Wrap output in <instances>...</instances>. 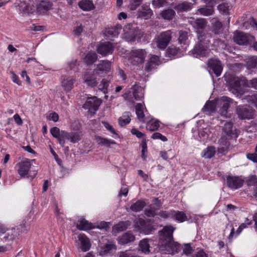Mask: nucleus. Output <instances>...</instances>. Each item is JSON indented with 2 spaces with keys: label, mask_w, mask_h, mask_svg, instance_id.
Masks as SVG:
<instances>
[{
  "label": "nucleus",
  "mask_w": 257,
  "mask_h": 257,
  "mask_svg": "<svg viewBox=\"0 0 257 257\" xmlns=\"http://www.w3.org/2000/svg\"><path fill=\"white\" fill-rule=\"evenodd\" d=\"M189 23L196 30L197 33L198 43L191 50L192 54L195 57L206 56L208 53V48L210 43L211 35L210 33L205 34L203 30L206 28L207 21L203 18L192 19Z\"/></svg>",
  "instance_id": "1"
},
{
  "label": "nucleus",
  "mask_w": 257,
  "mask_h": 257,
  "mask_svg": "<svg viewBox=\"0 0 257 257\" xmlns=\"http://www.w3.org/2000/svg\"><path fill=\"white\" fill-rule=\"evenodd\" d=\"M174 228L172 226H165L159 231V250L163 253L173 254L180 250V245L173 241V233Z\"/></svg>",
  "instance_id": "2"
},
{
  "label": "nucleus",
  "mask_w": 257,
  "mask_h": 257,
  "mask_svg": "<svg viewBox=\"0 0 257 257\" xmlns=\"http://www.w3.org/2000/svg\"><path fill=\"white\" fill-rule=\"evenodd\" d=\"M226 82L229 86L230 91L238 96L239 90L241 86H245L247 83L246 79L243 77H237L233 75H228L225 77Z\"/></svg>",
  "instance_id": "3"
},
{
  "label": "nucleus",
  "mask_w": 257,
  "mask_h": 257,
  "mask_svg": "<svg viewBox=\"0 0 257 257\" xmlns=\"http://www.w3.org/2000/svg\"><path fill=\"white\" fill-rule=\"evenodd\" d=\"M35 160H29L26 159L19 163L18 164V173L22 177L26 176L34 177L37 174V170L34 169L32 163Z\"/></svg>",
  "instance_id": "4"
},
{
  "label": "nucleus",
  "mask_w": 257,
  "mask_h": 257,
  "mask_svg": "<svg viewBox=\"0 0 257 257\" xmlns=\"http://www.w3.org/2000/svg\"><path fill=\"white\" fill-rule=\"evenodd\" d=\"M147 55L145 49H133L131 51L129 61L134 65L142 64L144 62Z\"/></svg>",
  "instance_id": "5"
},
{
  "label": "nucleus",
  "mask_w": 257,
  "mask_h": 257,
  "mask_svg": "<svg viewBox=\"0 0 257 257\" xmlns=\"http://www.w3.org/2000/svg\"><path fill=\"white\" fill-rule=\"evenodd\" d=\"M124 31V37L126 41L131 43L139 42L143 36L141 30L138 29H131L130 26L126 27Z\"/></svg>",
  "instance_id": "6"
},
{
  "label": "nucleus",
  "mask_w": 257,
  "mask_h": 257,
  "mask_svg": "<svg viewBox=\"0 0 257 257\" xmlns=\"http://www.w3.org/2000/svg\"><path fill=\"white\" fill-rule=\"evenodd\" d=\"M171 38V32L169 30L161 33L155 38L153 42L160 49H165L170 43Z\"/></svg>",
  "instance_id": "7"
},
{
  "label": "nucleus",
  "mask_w": 257,
  "mask_h": 257,
  "mask_svg": "<svg viewBox=\"0 0 257 257\" xmlns=\"http://www.w3.org/2000/svg\"><path fill=\"white\" fill-rule=\"evenodd\" d=\"M101 103V100L96 96L87 97V99L83 104L82 107L84 109L88 110L90 113L94 114Z\"/></svg>",
  "instance_id": "8"
},
{
  "label": "nucleus",
  "mask_w": 257,
  "mask_h": 257,
  "mask_svg": "<svg viewBox=\"0 0 257 257\" xmlns=\"http://www.w3.org/2000/svg\"><path fill=\"white\" fill-rule=\"evenodd\" d=\"M208 67L215 74L216 76H219L222 71L223 66L221 61L217 59H210L207 62Z\"/></svg>",
  "instance_id": "9"
},
{
  "label": "nucleus",
  "mask_w": 257,
  "mask_h": 257,
  "mask_svg": "<svg viewBox=\"0 0 257 257\" xmlns=\"http://www.w3.org/2000/svg\"><path fill=\"white\" fill-rule=\"evenodd\" d=\"M244 180L238 176H228L226 177V184L231 189H237L242 187Z\"/></svg>",
  "instance_id": "10"
},
{
  "label": "nucleus",
  "mask_w": 257,
  "mask_h": 257,
  "mask_svg": "<svg viewBox=\"0 0 257 257\" xmlns=\"http://www.w3.org/2000/svg\"><path fill=\"white\" fill-rule=\"evenodd\" d=\"M97 76H100V75L97 74L96 70L87 72L84 76V82L90 87H95L98 84Z\"/></svg>",
  "instance_id": "11"
},
{
  "label": "nucleus",
  "mask_w": 257,
  "mask_h": 257,
  "mask_svg": "<svg viewBox=\"0 0 257 257\" xmlns=\"http://www.w3.org/2000/svg\"><path fill=\"white\" fill-rule=\"evenodd\" d=\"M114 47L112 44L108 42L102 43L97 48V52L103 55L106 56L112 53Z\"/></svg>",
  "instance_id": "12"
},
{
  "label": "nucleus",
  "mask_w": 257,
  "mask_h": 257,
  "mask_svg": "<svg viewBox=\"0 0 257 257\" xmlns=\"http://www.w3.org/2000/svg\"><path fill=\"white\" fill-rule=\"evenodd\" d=\"M232 100L231 98L227 96H223L221 99V107L220 108L219 112L220 115L224 117H229L228 115V109L230 106V103L231 102Z\"/></svg>",
  "instance_id": "13"
},
{
  "label": "nucleus",
  "mask_w": 257,
  "mask_h": 257,
  "mask_svg": "<svg viewBox=\"0 0 257 257\" xmlns=\"http://www.w3.org/2000/svg\"><path fill=\"white\" fill-rule=\"evenodd\" d=\"M250 36L241 32H236L234 33V41L239 45H244L248 44Z\"/></svg>",
  "instance_id": "14"
},
{
  "label": "nucleus",
  "mask_w": 257,
  "mask_h": 257,
  "mask_svg": "<svg viewBox=\"0 0 257 257\" xmlns=\"http://www.w3.org/2000/svg\"><path fill=\"white\" fill-rule=\"evenodd\" d=\"M111 63L107 60H103L100 62V63L97 65L96 68L93 70H96V72L98 75H100V77H103L104 74H105L107 72L109 71L110 69Z\"/></svg>",
  "instance_id": "15"
},
{
  "label": "nucleus",
  "mask_w": 257,
  "mask_h": 257,
  "mask_svg": "<svg viewBox=\"0 0 257 257\" xmlns=\"http://www.w3.org/2000/svg\"><path fill=\"white\" fill-rule=\"evenodd\" d=\"M236 113L238 117L241 119H250L252 116L251 111L243 106H238L236 108Z\"/></svg>",
  "instance_id": "16"
},
{
  "label": "nucleus",
  "mask_w": 257,
  "mask_h": 257,
  "mask_svg": "<svg viewBox=\"0 0 257 257\" xmlns=\"http://www.w3.org/2000/svg\"><path fill=\"white\" fill-rule=\"evenodd\" d=\"M135 237L131 231H127L117 238L118 242L121 245L125 244L134 241Z\"/></svg>",
  "instance_id": "17"
},
{
  "label": "nucleus",
  "mask_w": 257,
  "mask_h": 257,
  "mask_svg": "<svg viewBox=\"0 0 257 257\" xmlns=\"http://www.w3.org/2000/svg\"><path fill=\"white\" fill-rule=\"evenodd\" d=\"M78 240L81 243V249L82 251L85 252L90 249L91 244L88 238L84 234L78 235Z\"/></svg>",
  "instance_id": "18"
},
{
  "label": "nucleus",
  "mask_w": 257,
  "mask_h": 257,
  "mask_svg": "<svg viewBox=\"0 0 257 257\" xmlns=\"http://www.w3.org/2000/svg\"><path fill=\"white\" fill-rule=\"evenodd\" d=\"M224 133L229 137H236V130L233 127V123L231 121H226L223 127Z\"/></svg>",
  "instance_id": "19"
},
{
  "label": "nucleus",
  "mask_w": 257,
  "mask_h": 257,
  "mask_svg": "<svg viewBox=\"0 0 257 257\" xmlns=\"http://www.w3.org/2000/svg\"><path fill=\"white\" fill-rule=\"evenodd\" d=\"M209 3L210 4V6H206L198 9V12L201 15L208 16L213 14L214 12L213 5L216 2L214 0H210Z\"/></svg>",
  "instance_id": "20"
},
{
  "label": "nucleus",
  "mask_w": 257,
  "mask_h": 257,
  "mask_svg": "<svg viewBox=\"0 0 257 257\" xmlns=\"http://www.w3.org/2000/svg\"><path fill=\"white\" fill-rule=\"evenodd\" d=\"M18 231L15 228H9L3 235V238L5 241H13L18 236Z\"/></svg>",
  "instance_id": "21"
},
{
  "label": "nucleus",
  "mask_w": 257,
  "mask_h": 257,
  "mask_svg": "<svg viewBox=\"0 0 257 257\" xmlns=\"http://www.w3.org/2000/svg\"><path fill=\"white\" fill-rule=\"evenodd\" d=\"M211 23L212 26L213 32L215 34H219L222 33V24L217 18H213L211 20Z\"/></svg>",
  "instance_id": "22"
},
{
  "label": "nucleus",
  "mask_w": 257,
  "mask_h": 257,
  "mask_svg": "<svg viewBox=\"0 0 257 257\" xmlns=\"http://www.w3.org/2000/svg\"><path fill=\"white\" fill-rule=\"evenodd\" d=\"M78 5L84 11H90L95 8L93 2L90 0H81L78 3Z\"/></svg>",
  "instance_id": "23"
},
{
  "label": "nucleus",
  "mask_w": 257,
  "mask_h": 257,
  "mask_svg": "<svg viewBox=\"0 0 257 257\" xmlns=\"http://www.w3.org/2000/svg\"><path fill=\"white\" fill-rule=\"evenodd\" d=\"M152 14V10L146 5L143 6L141 10L139 11V16L145 20L150 18Z\"/></svg>",
  "instance_id": "24"
},
{
  "label": "nucleus",
  "mask_w": 257,
  "mask_h": 257,
  "mask_svg": "<svg viewBox=\"0 0 257 257\" xmlns=\"http://www.w3.org/2000/svg\"><path fill=\"white\" fill-rule=\"evenodd\" d=\"M76 227L80 230H87L93 228L92 223L84 218L78 220Z\"/></svg>",
  "instance_id": "25"
},
{
  "label": "nucleus",
  "mask_w": 257,
  "mask_h": 257,
  "mask_svg": "<svg viewBox=\"0 0 257 257\" xmlns=\"http://www.w3.org/2000/svg\"><path fill=\"white\" fill-rule=\"evenodd\" d=\"M52 4L46 1H41L37 6V11L40 14L44 13L51 9Z\"/></svg>",
  "instance_id": "26"
},
{
  "label": "nucleus",
  "mask_w": 257,
  "mask_h": 257,
  "mask_svg": "<svg viewBox=\"0 0 257 257\" xmlns=\"http://www.w3.org/2000/svg\"><path fill=\"white\" fill-rule=\"evenodd\" d=\"M132 114L129 111H125L123 113L121 116H120L118 119V124L121 126H124L126 124H128L131 120Z\"/></svg>",
  "instance_id": "27"
},
{
  "label": "nucleus",
  "mask_w": 257,
  "mask_h": 257,
  "mask_svg": "<svg viewBox=\"0 0 257 257\" xmlns=\"http://www.w3.org/2000/svg\"><path fill=\"white\" fill-rule=\"evenodd\" d=\"M75 81V79L73 77H67L62 81V86L66 91H69L72 89Z\"/></svg>",
  "instance_id": "28"
},
{
  "label": "nucleus",
  "mask_w": 257,
  "mask_h": 257,
  "mask_svg": "<svg viewBox=\"0 0 257 257\" xmlns=\"http://www.w3.org/2000/svg\"><path fill=\"white\" fill-rule=\"evenodd\" d=\"M192 8V4L188 2H183L176 5L174 9L178 12H182L190 11Z\"/></svg>",
  "instance_id": "29"
},
{
  "label": "nucleus",
  "mask_w": 257,
  "mask_h": 257,
  "mask_svg": "<svg viewBox=\"0 0 257 257\" xmlns=\"http://www.w3.org/2000/svg\"><path fill=\"white\" fill-rule=\"evenodd\" d=\"M121 30V26L116 25L114 27L108 28L105 31L106 35L111 37L118 36Z\"/></svg>",
  "instance_id": "30"
},
{
  "label": "nucleus",
  "mask_w": 257,
  "mask_h": 257,
  "mask_svg": "<svg viewBox=\"0 0 257 257\" xmlns=\"http://www.w3.org/2000/svg\"><path fill=\"white\" fill-rule=\"evenodd\" d=\"M215 153V148L214 146H209L203 150L201 156L205 159H211L214 156Z\"/></svg>",
  "instance_id": "31"
},
{
  "label": "nucleus",
  "mask_w": 257,
  "mask_h": 257,
  "mask_svg": "<svg viewBox=\"0 0 257 257\" xmlns=\"http://www.w3.org/2000/svg\"><path fill=\"white\" fill-rule=\"evenodd\" d=\"M146 203L145 201L139 200L136 202L133 203L130 206V209L134 212H139L143 210L146 206Z\"/></svg>",
  "instance_id": "32"
},
{
  "label": "nucleus",
  "mask_w": 257,
  "mask_h": 257,
  "mask_svg": "<svg viewBox=\"0 0 257 257\" xmlns=\"http://www.w3.org/2000/svg\"><path fill=\"white\" fill-rule=\"evenodd\" d=\"M172 218L179 222H183L187 220L186 214L182 211L173 210Z\"/></svg>",
  "instance_id": "33"
},
{
  "label": "nucleus",
  "mask_w": 257,
  "mask_h": 257,
  "mask_svg": "<svg viewBox=\"0 0 257 257\" xmlns=\"http://www.w3.org/2000/svg\"><path fill=\"white\" fill-rule=\"evenodd\" d=\"M84 62L87 65H91L94 63L97 59V55L94 52H88L84 58Z\"/></svg>",
  "instance_id": "34"
},
{
  "label": "nucleus",
  "mask_w": 257,
  "mask_h": 257,
  "mask_svg": "<svg viewBox=\"0 0 257 257\" xmlns=\"http://www.w3.org/2000/svg\"><path fill=\"white\" fill-rule=\"evenodd\" d=\"M139 250L144 253L147 254L150 252V244L148 239H144L139 243Z\"/></svg>",
  "instance_id": "35"
},
{
  "label": "nucleus",
  "mask_w": 257,
  "mask_h": 257,
  "mask_svg": "<svg viewBox=\"0 0 257 257\" xmlns=\"http://www.w3.org/2000/svg\"><path fill=\"white\" fill-rule=\"evenodd\" d=\"M161 17L165 20H172L176 15L175 12L172 9H166L160 14Z\"/></svg>",
  "instance_id": "36"
},
{
  "label": "nucleus",
  "mask_w": 257,
  "mask_h": 257,
  "mask_svg": "<svg viewBox=\"0 0 257 257\" xmlns=\"http://www.w3.org/2000/svg\"><path fill=\"white\" fill-rule=\"evenodd\" d=\"M133 96L136 100H140L144 97V90L140 86H134Z\"/></svg>",
  "instance_id": "37"
},
{
  "label": "nucleus",
  "mask_w": 257,
  "mask_h": 257,
  "mask_svg": "<svg viewBox=\"0 0 257 257\" xmlns=\"http://www.w3.org/2000/svg\"><path fill=\"white\" fill-rule=\"evenodd\" d=\"M95 141L98 144L106 147H109L111 144H115V142L113 141H111L99 136H95Z\"/></svg>",
  "instance_id": "38"
},
{
  "label": "nucleus",
  "mask_w": 257,
  "mask_h": 257,
  "mask_svg": "<svg viewBox=\"0 0 257 257\" xmlns=\"http://www.w3.org/2000/svg\"><path fill=\"white\" fill-rule=\"evenodd\" d=\"M136 113L139 119L144 121V112L143 111V105L142 103H137L135 107Z\"/></svg>",
  "instance_id": "39"
},
{
  "label": "nucleus",
  "mask_w": 257,
  "mask_h": 257,
  "mask_svg": "<svg viewBox=\"0 0 257 257\" xmlns=\"http://www.w3.org/2000/svg\"><path fill=\"white\" fill-rule=\"evenodd\" d=\"M70 133L65 131H61L60 136L58 139L59 144L62 147H64L65 144V140H69Z\"/></svg>",
  "instance_id": "40"
},
{
  "label": "nucleus",
  "mask_w": 257,
  "mask_h": 257,
  "mask_svg": "<svg viewBox=\"0 0 257 257\" xmlns=\"http://www.w3.org/2000/svg\"><path fill=\"white\" fill-rule=\"evenodd\" d=\"M215 110V106L212 102H207L202 109V111L209 114L213 113Z\"/></svg>",
  "instance_id": "41"
},
{
  "label": "nucleus",
  "mask_w": 257,
  "mask_h": 257,
  "mask_svg": "<svg viewBox=\"0 0 257 257\" xmlns=\"http://www.w3.org/2000/svg\"><path fill=\"white\" fill-rule=\"evenodd\" d=\"M160 127L159 121L157 120L150 121L146 125V128L151 132L157 131Z\"/></svg>",
  "instance_id": "42"
},
{
  "label": "nucleus",
  "mask_w": 257,
  "mask_h": 257,
  "mask_svg": "<svg viewBox=\"0 0 257 257\" xmlns=\"http://www.w3.org/2000/svg\"><path fill=\"white\" fill-rule=\"evenodd\" d=\"M212 46L215 49H224L226 47V44L220 39L217 38L213 40Z\"/></svg>",
  "instance_id": "43"
},
{
  "label": "nucleus",
  "mask_w": 257,
  "mask_h": 257,
  "mask_svg": "<svg viewBox=\"0 0 257 257\" xmlns=\"http://www.w3.org/2000/svg\"><path fill=\"white\" fill-rule=\"evenodd\" d=\"M81 139L80 133L70 132L69 140L72 143H76L79 142Z\"/></svg>",
  "instance_id": "44"
},
{
  "label": "nucleus",
  "mask_w": 257,
  "mask_h": 257,
  "mask_svg": "<svg viewBox=\"0 0 257 257\" xmlns=\"http://www.w3.org/2000/svg\"><path fill=\"white\" fill-rule=\"evenodd\" d=\"M188 34L187 32L181 31L179 32L178 41L180 44H187L188 43Z\"/></svg>",
  "instance_id": "45"
},
{
  "label": "nucleus",
  "mask_w": 257,
  "mask_h": 257,
  "mask_svg": "<svg viewBox=\"0 0 257 257\" xmlns=\"http://www.w3.org/2000/svg\"><path fill=\"white\" fill-rule=\"evenodd\" d=\"M127 228V223L126 222H120L116 225H114L113 229L117 232L123 231Z\"/></svg>",
  "instance_id": "46"
},
{
  "label": "nucleus",
  "mask_w": 257,
  "mask_h": 257,
  "mask_svg": "<svg viewBox=\"0 0 257 257\" xmlns=\"http://www.w3.org/2000/svg\"><path fill=\"white\" fill-rule=\"evenodd\" d=\"M230 148V143L225 142L224 146H221L218 148L217 153L220 155H223L225 154L228 151Z\"/></svg>",
  "instance_id": "47"
},
{
  "label": "nucleus",
  "mask_w": 257,
  "mask_h": 257,
  "mask_svg": "<svg viewBox=\"0 0 257 257\" xmlns=\"http://www.w3.org/2000/svg\"><path fill=\"white\" fill-rule=\"evenodd\" d=\"M109 84V81L105 79H103L99 85V89L105 94L107 92V87Z\"/></svg>",
  "instance_id": "48"
},
{
  "label": "nucleus",
  "mask_w": 257,
  "mask_h": 257,
  "mask_svg": "<svg viewBox=\"0 0 257 257\" xmlns=\"http://www.w3.org/2000/svg\"><path fill=\"white\" fill-rule=\"evenodd\" d=\"M208 132L209 130L207 128H204L199 132L198 136L202 141H205L208 139L209 137Z\"/></svg>",
  "instance_id": "49"
},
{
  "label": "nucleus",
  "mask_w": 257,
  "mask_h": 257,
  "mask_svg": "<svg viewBox=\"0 0 257 257\" xmlns=\"http://www.w3.org/2000/svg\"><path fill=\"white\" fill-rule=\"evenodd\" d=\"M257 65V57L251 56L248 58L247 61V67L249 68H254Z\"/></svg>",
  "instance_id": "50"
},
{
  "label": "nucleus",
  "mask_w": 257,
  "mask_h": 257,
  "mask_svg": "<svg viewBox=\"0 0 257 257\" xmlns=\"http://www.w3.org/2000/svg\"><path fill=\"white\" fill-rule=\"evenodd\" d=\"M245 99L248 103L257 107V94L252 95H248Z\"/></svg>",
  "instance_id": "51"
},
{
  "label": "nucleus",
  "mask_w": 257,
  "mask_h": 257,
  "mask_svg": "<svg viewBox=\"0 0 257 257\" xmlns=\"http://www.w3.org/2000/svg\"><path fill=\"white\" fill-rule=\"evenodd\" d=\"M142 0H131L129 7L131 10H135L141 4Z\"/></svg>",
  "instance_id": "52"
},
{
  "label": "nucleus",
  "mask_w": 257,
  "mask_h": 257,
  "mask_svg": "<svg viewBox=\"0 0 257 257\" xmlns=\"http://www.w3.org/2000/svg\"><path fill=\"white\" fill-rule=\"evenodd\" d=\"M50 133L52 136L54 137L55 138L57 139V140H58L61 133V131H60V129L57 127H53L50 130Z\"/></svg>",
  "instance_id": "53"
},
{
  "label": "nucleus",
  "mask_w": 257,
  "mask_h": 257,
  "mask_svg": "<svg viewBox=\"0 0 257 257\" xmlns=\"http://www.w3.org/2000/svg\"><path fill=\"white\" fill-rule=\"evenodd\" d=\"M228 8H229V7L228 6V4H225V3L220 4L217 7L218 10L220 12H221L224 14L228 13V11H229Z\"/></svg>",
  "instance_id": "54"
},
{
  "label": "nucleus",
  "mask_w": 257,
  "mask_h": 257,
  "mask_svg": "<svg viewBox=\"0 0 257 257\" xmlns=\"http://www.w3.org/2000/svg\"><path fill=\"white\" fill-rule=\"evenodd\" d=\"M112 250H116V246L112 241H108L105 246L104 251L110 252Z\"/></svg>",
  "instance_id": "55"
},
{
  "label": "nucleus",
  "mask_w": 257,
  "mask_h": 257,
  "mask_svg": "<svg viewBox=\"0 0 257 257\" xmlns=\"http://www.w3.org/2000/svg\"><path fill=\"white\" fill-rule=\"evenodd\" d=\"M151 138L154 140H161L163 142H166L167 141V138L160 133H155L153 134Z\"/></svg>",
  "instance_id": "56"
},
{
  "label": "nucleus",
  "mask_w": 257,
  "mask_h": 257,
  "mask_svg": "<svg viewBox=\"0 0 257 257\" xmlns=\"http://www.w3.org/2000/svg\"><path fill=\"white\" fill-rule=\"evenodd\" d=\"M247 186H256L257 184V177L255 176H251L249 179L246 181Z\"/></svg>",
  "instance_id": "57"
},
{
  "label": "nucleus",
  "mask_w": 257,
  "mask_h": 257,
  "mask_svg": "<svg viewBox=\"0 0 257 257\" xmlns=\"http://www.w3.org/2000/svg\"><path fill=\"white\" fill-rule=\"evenodd\" d=\"M172 213L173 210L169 211H161L159 212V215L164 218H172Z\"/></svg>",
  "instance_id": "58"
},
{
  "label": "nucleus",
  "mask_w": 257,
  "mask_h": 257,
  "mask_svg": "<svg viewBox=\"0 0 257 257\" xmlns=\"http://www.w3.org/2000/svg\"><path fill=\"white\" fill-rule=\"evenodd\" d=\"M193 249L191 246L190 243H187L184 244L183 247V252L186 255L190 254L192 253Z\"/></svg>",
  "instance_id": "59"
},
{
  "label": "nucleus",
  "mask_w": 257,
  "mask_h": 257,
  "mask_svg": "<svg viewBox=\"0 0 257 257\" xmlns=\"http://www.w3.org/2000/svg\"><path fill=\"white\" fill-rule=\"evenodd\" d=\"M156 209L154 207H151L150 209H146L145 210V214L148 217H153L156 214Z\"/></svg>",
  "instance_id": "60"
},
{
  "label": "nucleus",
  "mask_w": 257,
  "mask_h": 257,
  "mask_svg": "<svg viewBox=\"0 0 257 257\" xmlns=\"http://www.w3.org/2000/svg\"><path fill=\"white\" fill-rule=\"evenodd\" d=\"M166 3V0H153L152 5L155 8H160L163 7Z\"/></svg>",
  "instance_id": "61"
},
{
  "label": "nucleus",
  "mask_w": 257,
  "mask_h": 257,
  "mask_svg": "<svg viewBox=\"0 0 257 257\" xmlns=\"http://www.w3.org/2000/svg\"><path fill=\"white\" fill-rule=\"evenodd\" d=\"M131 133L135 135L137 138L140 139L143 138L145 136V134L140 132L139 130L135 128H133L131 130Z\"/></svg>",
  "instance_id": "62"
},
{
  "label": "nucleus",
  "mask_w": 257,
  "mask_h": 257,
  "mask_svg": "<svg viewBox=\"0 0 257 257\" xmlns=\"http://www.w3.org/2000/svg\"><path fill=\"white\" fill-rule=\"evenodd\" d=\"M157 65L155 63L151 62L150 61H148L146 63L145 70L148 72L151 71L153 69L156 68Z\"/></svg>",
  "instance_id": "63"
},
{
  "label": "nucleus",
  "mask_w": 257,
  "mask_h": 257,
  "mask_svg": "<svg viewBox=\"0 0 257 257\" xmlns=\"http://www.w3.org/2000/svg\"><path fill=\"white\" fill-rule=\"evenodd\" d=\"M247 158L254 163H257V154L255 152L246 155Z\"/></svg>",
  "instance_id": "64"
}]
</instances>
